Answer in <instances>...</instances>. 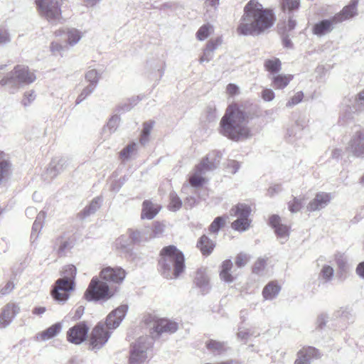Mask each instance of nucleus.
Wrapping results in <instances>:
<instances>
[{"label":"nucleus","instance_id":"473e14b6","mask_svg":"<svg viewBox=\"0 0 364 364\" xmlns=\"http://www.w3.org/2000/svg\"><path fill=\"white\" fill-rule=\"evenodd\" d=\"M63 33H65L67 43L70 46L76 45L82 37V32L74 28H67Z\"/></svg>","mask_w":364,"mask_h":364},{"label":"nucleus","instance_id":"7ed1b4c3","mask_svg":"<svg viewBox=\"0 0 364 364\" xmlns=\"http://www.w3.org/2000/svg\"><path fill=\"white\" fill-rule=\"evenodd\" d=\"M159 270L167 279H176L184 270V256L175 246L164 247L159 260Z\"/></svg>","mask_w":364,"mask_h":364},{"label":"nucleus","instance_id":"9b49d317","mask_svg":"<svg viewBox=\"0 0 364 364\" xmlns=\"http://www.w3.org/2000/svg\"><path fill=\"white\" fill-rule=\"evenodd\" d=\"M178 330V323L166 318L154 320L151 334L152 338H159L162 333H173Z\"/></svg>","mask_w":364,"mask_h":364},{"label":"nucleus","instance_id":"5701e85b","mask_svg":"<svg viewBox=\"0 0 364 364\" xmlns=\"http://www.w3.org/2000/svg\"><path fill=\"white\" fill-rule=\"evenodd\" d=\"M11 175V164L6 154L0 151V186L6 183Z\"/></svg>","mask_w":364,"mask_h":364},{"label":"nucleus","instance_id":"0e129e2a","mask_svg":"<svg viewBox=\"0 0 364 364\" xmlns=\"http://www.w3.org/2000/svg\"><path fill=\"white\" fill-rule=\"evenodd\" d=\"M217 109L214 104H210L206 107L207 117L209 121H213L216 117Z\"/></svg>","mask_w":364,"mask_h":364},{"label":"nucleus","instance_id":"f8f14e48","mask_svg":"<svg viewBox=\"0 0 364 364\" xmlns=\"http://www.w3.org/2000/svg\"><path fill=\"white\" fill-rule=\"evenodd\" d=\"M19 312L20 306L18 304L10 302L6 304L0 314V328H7Z\"/></svg>","mask_w":364,"mask_h":364},{"label":"nucleus","instance_id":"c756f323","mask_svg":"<svg viewBox=\"0 0 364 364\" xmlns=\"http://www.w3.org/2000/svg\"><path fill=\"white\" fill-rule=\"evenodd\" d=\"M232 267V262L230 259L225 260L221 264L220 277L223 281L227 283H232L235 280V277H233L230 272Z\"/></svg>","mask_w":364,"mask_h":364},{"label":"nucleus","instance_id":"79ce46f5","mask_svg":"<svg viewBox=\"0 0 364 364\" xmlns=\"http://www.w3.org/2000/svg\"><path fill=\"white\" fill-rule=\"evenodd\" d=\"M128 233H129V235L132 242H134V243L145 242V241H148L149 239H151V237L142 235L141 230H129Z\"/></svg>","mask_w":364,"mask_h":364},{"label":"nucleus","instance_id":"f257e3e1","mask_svg":"<svg viewBox=\"0 0 364 364\" xmlns=\"http://www.w3.org/2000/svg\"><path fill=\"white\" fill-rule=\"evenodd\" d=\"M243 11L237 28L240 35H260L270 28L276 20L272 10L264 9L257 0H250L245 6Z\"/></svg>","mask_w":364,"mask_h":364},{"label":"nucleus","instance_id":"de8ad7c7","mask_svg":"<svg viewBox=\"0 0 364 364\" xmlns=\"http://www.w3.org/2000/svg\"><path fill=\"white\" fill-rule=\"evenodd\" d=\"M59 247L58 252L60 256L65 255L72 248V242L68 240L59 239L58 241Z\"/></svg>","mask_w":364,"mask_h":364},{"label":"nucleus","instance_id":"f704fd0d","mask_svg":"<svg viewBox=\"0 0 364 364\" xmlns=\"http://www.w3.org/2000/svg\"><path fill=\"white\" fill-rule=\"evenodd\" d=\"M102 202V199L100 197L93 198L90 203L83 209L82 212L83 218L88 217L96 213V211L100 208Z\"/></svg>","mask_w":364,"mask_h":364},{"label":"nucleus","instance_id":"aec40b11","mask_svg":"<svg viewBox=\"0 0 364 364\" xmlns=\"http://www.w3.org/2000/svg\"><path fill=\"white\" fill-rule=\"evenodd\" d=\"M269 224L274 229L277 237L283 240L282 243L288 239L289 228L288 226L280 223V218L277 215H273L270 217Z\"/></svg>","mask_w":364,"mask_h":364},{"label":"nucleus","instance_id":"20e7f679","mask_svg":"<svg viewBox=\"0 0 364 364\" xmlns=\"http://www.w3.org/2000/svg\"><path fill=\"white\" fill-rule=\"evenodd\" d=\"M76 272V267L73 264L64 267L63 277L55 282V286L52 291V296L55 300L65 301L68 299V291L73 289Z\"/></svg>","mask_w":364,"mask_h":364},{"label":"nucleus","instance_id":"a19ab883","mask_svg":"<svg viewBox=\"0 0 364 364\" xmlns=\"http://www.w3.org/2000/svg\"><path fill=\"white\" fill-rule=\"evenodd\" d=\"M304 202H305L304 196H300L298 198L294 197L292 201H289L288 203L289 210L291 213H297L302 208Z\"/></svg>","mask_w":364,"mask_h":364},{"label":"nucleus","instance_id":"ddd939ff","mask_svg":"<svg viewBox=\"0 0 364 364\" xmlns=\"http://www.w3.org/2000/svg\"><path fill=\"white\" fill-rule=\"evenodd\" d=\"M346 149L356 157H364V132L356 131L350 139Z\"/></svg>","mask_w":364,"mask_h":364},{"label":"nucleus","instance_id":"37998d69","mask_svg":"<svg viewBox=\"0 0 364 364\" xmlns=\"http://www.w3.org/2000/svg\"><path fill=\"white\" fill-rule=\"evenodd\" d=\"M213 31V26L209 24L203 25L196 33V38L199 41L206 39Z\"/></svg>","mask_w":364,"mask_h":364},{"label":"nucleus","instance_id":"5fc2aeb1","mask_svg":"<svg viewBox=\"0 0 364 364\" xmlns=\"http://www.w3.org/2000/svg\"><path fill=\"white\" fill-rule=\"evenodd\" d=\"M120 122V118L117 115L112 116L108 121L105 129H108L110 133L115 132Z\"/></svg>","mask_w":364,"mask_h":364},{"label":"nucleus","instance_id":"680f3d73","mask_svg":"<svg viewBox=\"0 0 364 364\" xmlns=\"http://www.w3.org/2000/svg\"><path fill=\"white\" fill-rule=\"evenodd\" d=\"M35 99L36 95L34 94L33 91L27 92L24 94V97L21 102L22 105L24 107H28L31 104V102L34 101Z\"/></svg>","mask_w":364,"mask_h":364},{"label":"nucleus","instance_id":"bb28decb","mask_svg":"<svg viewBox=\"0 0 364 364\" xmlns=\"http://www.w3.org/2000/svg\"><path fill=\"white\" fill-rule=\"evenodd\" d=\"M281 290V287L277 282L272 281L269 282L262 290V296L265 300H272L276 298Z\"/></svg>","mask_w":364,"mask_h":364},{"label":"nucleus","instance_id":"603ef678","mask_svg":"<svg viewBox=\"0 0 364 364\" xmlns=\"http://www.w3.org/2000/svg\"><path fill=\"white\" fill-rule=\"evenodd\" d=\"M65 50V46L58 42H52L50 45V51L55 55H63Z\"/></svg>","mask_w":364,"mask_h":364},{"label":"nucleus","instance_id":"c03bdc74","mask_svg":"<svg viewBox=\"0 0 364 364\" xmlns=\"http://www.w3.org/2000/svg\"><path fill=\"white\" fill-rule=\"evenodd\" d=\"M85 79L90 82L89 85H95V88L100 79V73L95 69L90 70L85 74Z\"/></svg>","mask_w":364,"mask_h":364},{"label":"nucleus","instance_id":"2eb2a0df","mask_svg":"<svg viewBox=\"0 0 364 364\" xmlns=\"http://www.w3.org/2000/svg\"><path fill=\"white\" fill-rule=\"evenodd\" d=\"M128 310L127 305H121L112 311L107 317L105 327L109 329H114L119 326Z\"/></svg>","mask_w":364,"mask_h":364},{"label":"nucleus","instance_id":"423d86ee","mask_svg":"<svg viewBox=\"0 0 364 364\" xmlns=\"http://www.w3.org/2000/svg\"><path fill=\"white\" fill-rule=\"evenodd\" d=\"M364 109V89L360 91L353 102L349 97L343 99L341 105V110L339 122L342 124H346L348 121L353 119L355 112H360Z\"/></svg>","mask_w":364,"mask_h":364},{"label":"nucleus","instance_id":"ea45409f","mask_svg":"<svg viewBox=\"0 0 364 364\" xmlns=\"http://www.w3.org/2000/svg\"><path fill=\"white\" fill-rule=\"evenodd\" d=\"M154 122L152 121L144 122L143 129L141 134L140 143L145 145L149 141V134L154 127Z\"/></svg>","mask_w":364,"mask_h":364},{"label":"nucleus","instance_id":"58836bf2","mask_svg":"<svg viewBox=\"0 0 364 364\" xmlns=\"http://www.w3.org/2000/svg\"><path fill=\"white\" fill-rule=\"evenodd\" d=\"M266 70L272 74L277 73L281 70V61L278 58L265 60L264 64Z\"/></svg>","mask_w":364,"mask_h":364},{"label":"nucleus","instance_id":"72a5a7b5","mask_svg":"<svg viewBox=\"0 0 364 364\" xmlns=\"http://www.w3.org/2000/svg\"><path fill=\"white\" fill-rule=\"evenodd\" d=\"M62 330L61 323H56L40 333L41 340L46 341L56 336Z\"/></svg>","mask_w":364,"mask_h":364},{"label":"nucleus","instance_id":"338daca9","mask_svg":"<svg viewBox=\"0 0 364 364\" xmlns=\"http://www.w3.org/2000/svg\"><path fill=\"white\" fill-rule=\"evenodd\" d=\"M275 97L274 92L271 89H264L262 92V98L266 102H271Z\"/></svg>","mask_w":364,"mask_h":364},{"label":"nucleus","instance_id":"c9c22d12","mask_svg":"<svg viewBox=\"0 0 364 364\" xmlns=\"http://www.w3.org/2000/svg\"><path fill=\"white\" fill-rule=\"evenodd\" d=\"M207 348L214 354H220L227 350L226 344L224 342H219L210 340L206 343Z\"/></svg>","mask_w":364,"mask_h":364},{"label":"nucleus","instance_id":"bf43d9fd","mask_svg":"<svg viewBox=\"0 0 364 364\" xmlns=\"http://www.w3.org/2000/svg\"><path fill=\"white\" fill-rule=\"evenodd\" d=\"M251 335L252 333L249 329L239 328L237 337L241 341L246 343Z\"/></svg>","mask_w":364,"mask_h":364},{"label":"nucleus","instance_id":"1a4fd4ad","mask_svg":"<svg viewBox=\"0 0 364 364\" xmlns=\"http://www.w3.org/2000/svg\"><path fill=\"white\" fill-rule=\"evenodd\" d=\"M152 345V338L142 336L133 344L130 350L129 364H146L147 350Z\"/></svg>","mask_w":364,"mask_h":364},{"label":"nucleus","instance_id":"f03ea898","mask_svg":"<svg viewBox=\"0 0 364 364\" xmlns=\"http://www.w3.org/2000/svg\"><path fill=\"white\" fill-rule=\"evenodd\" d=\"M247 124L245 113L236 105H230L221 119L220 132L235 141L247 139L251 136Z\"/></svg>","mask_w":364,"mask_h":364},{"label":"nucleus","instance_id":"13d9d810","mask_svg":"<svg viewBox=\"0 0 364 364\" xmlns=\"http://www.w3.org/2000/svg\"><path fill=\"white\" fill-rule=\"evenodd\" d=\"M304 94L302 92H297L290 100L287 102V107H292L302 101Z\"/></svg>","mask_w":364,"mask_h":364},{"label":"nucleus","instance_id":"b1692460","mask_svg":"<svg viewBox=\"0 0 364 364\" xmlns=\"http://www.w3.org/2000/svg\"><path fill=\"white\" fill-rule=\"evenodd\" d=\"M221 43L220 40L219 38L216 40H210L209 41L207 44L206 47L203 50V53L200 58V63H203L204 62L208 63L210 62L213 58V53L215 50V49L218 48V46Z\"/></svg>","mask_w":364,"mask_h":364},{"label":"nucleus","instance_id":"a18cd8bd","mask_svg":"<svg viewBox=\"0 0 364 364\" xmlns=\"http://www.w3.org/2000/svg\"><path fill=\"white\" fill-rule=\"evenodd\" d=\"M225 219L223 217H217L214 219L209 227V230L212 233H218L220 229L225 225Z\"/></svg>","mask_w":364,"mask_h":364},{"label":"nucleus","instance_id":"f3484780","mask_svg":"<svg viewBox=\"0 0 364 364\" xmlns=\"http://www.w3.org/2000/svg\"><path fill=\"white\" fill-rule=\"evenodd\" d=\"M339 23L333 16L328 19H323L316 23L312 28V32L318 37H321L330 33L334 28L335 25Z\"/></svg>","mask_w":364,"mask_h":364},{"label":"nucleus","instance_id":"dca6fc26","mask_svg":"<svg viewBox=\"0 0 364 364\" xmlns=\"http://www.w3.org/2000/svg\"><path fill=\"white\" fill-rule=\"evenodd\" d=\"M126 277L125 271L121 267H106L100 272V277L109 282L119 284L122 282Z\"/></svg>","mask_w":364,"mask_h":364},{"label":"nucleus","instance_id":"412c9836","mask_svg":"<svg viewBox=\"0 0 364 364\" xmlns=\"http://www.w3.org/2000/svg\"><path fill=\"white\" fill-rule=\"evenodd\" d=\"M358 4V0H351L350 3L341 11V12L334 16L339 23L357 15Z\"/></svg>","mask_w":364,"mask_h":364},{"label":"nucleus","instance_id":"0eeeda50","mask_svg":"<svg viewBox=\"0 0 364 364\" xmlns=\"http://www.w3.org/2000/svg\"><path fill=\"white\" fill-rule=\"evenodd\" d=\"M63 0H36L40 14L51 23H57L62 18L61 6Z\"/></svg>","mask_w":364,"mask_h":364},{"label":"nucleus","instance_id":"393cba45","mask_svg":"<svg viewBox=\"0 0 364 364\" xmlns=\"http://www.w3.org/2000/svg\"><path fill=\"white\" fill-rule=\"evenodd\" d=\"M194 282L203 294H206L209 291V278L205 269H199L196 272Z\"/></svg>","mask_w":364,"mask_h":364},{"label":"nucleus","instance_id":"c85d7f7f","mask_svg":"<svg viewBox=\"0 0 364 364\" xmlns=\"http://www.w3.org/2000/svg\"><path fill=\"white\" fill-rule=\"evenodd\" d=\"M251 211L250 205L245 203H239L231 208L230 215L242 219H249Z\"/></svg>","mask_w":364,"mask_h":364},{"label":"nucleus","instance_id":"8fccbe9b","mask_svg":"<svg viewBox=\"0 0 364 364\" xmlns=\"http://www.w3.org/2000/svg\"><path fill=\"white\" fill-rule=\"evenodd\" d=\"M95 89V85H87L85 87L77 97L76 105H78L85 100L93 92Z\"/></svg>","mask_w":364,"mask_h":364},{"label":"nucleus","instance_id":"39448f33","mask_svg":"<svg viewBox=\"0 0 364 364\" xmlns=\"http://www.w3.org/2000/svg\"><path fill=\"white\" fill-rule=\"evenodd\" d=\"M36 79V75L25 65H16L12 71L0 80L1 86L17 89L21 85L31 84Z\"/></svg>","mask_w":364,"mask_h":364},{"label":"nucleus","instance_id":"cd10ccee","mask_svg":"<svg viewBox=\"0 0 364 364\" xmlns=\"http://www.w3.org/2000/svg\"><path fill=\"white\" fill-rule=\"evenodd\" d=\"M197 247L203 255H209L215 247V243L206 235H203L199 239Z\"/></svg>","mask_w":364,"mask_h":364},{"label":"nucleus","instance_id":"4c0bfd02","mask_svg":"<svg viewBox=\"0 0 364 364\" xmlns=\"http://www.w3.org/2000/svg\"><path fill=\"white\" fill-rule=\"evenodd\" d=\"M250 223V219H242L237 218V220L232 223L231 227L235 230L244 232L249 229Z\"/></svg>","mask_w":364,"mask_h":364},{"label":"nucleus","instance_id":"7c9ffc66","mask_svg":"<svg viewBox=\"0 0 364 364\" xmlns=\"http://www.w3.org/2000/svg\"><path fill=\"white\" fill-rule=\"evenodd\" d=\"M219 161L216 159L211 160L210 156H207L204 159L197 167V171L200 174H205L207 171L214 170L217 168Z\"/></svg>","mask_w":364,"mask_h":364},{"label":"nucleus","instance_id":"4468645a","mask_svg":"<svg viewBox=\"0 0 364 364\" xmlns=\"http://www.w3.org/2000/svg\"><path fill=\"white\" fill-rule=\"evenodd\" d=\"M88 327L84 323H79L67 332L68 341L75 344H80L87 338Z\"/></svg>","mask_w":364,"mask_h":364},{"label":"nucleus","instance_id":"774afa93","mask_svg":"<svg viewBox=\"0 0 364 364\" xmlns=\"http://www.w3.org/2000/svg\"><path fill=\"white\" fill-rule=\"evenodd\" d=\"M164 231V225L160 223H155L154 228L151 230L153 237H156L161 235Z\"/></svg>","mask_w":364,"mask_h":364},{"label":"nucleus","instance_id":"6e6552de","mask_svg":"<svg viewBox=\"0 0 364 364\" xmlns=\"http://www.w3.org/2000/svg\"><path fill=\"white\" fill-rule=\"evenodd\" d=\"M112 295L107 282L100 281L97 277H93L84 294V298L87 301H96L108 299Z\"/></svg>","mask_w":364,"mask_h":364},{"label":"nucleus","instance_id":"e433bc0d","mask_svg":"<svg viewBox=\"0 0 364 364\" xmlns=\"http://www.w3.org/2000/svg\"><path fill=\"white\" fill-rule=\"evenodd\" d=\"M136 153V144L132 142L125 146L120 152L119 157L122 160L125 161L131 158L132 156Z\"/></svg>","mask_w":364,"mask_h":364},{"label":"nucleus","instance_id":"e2e57ef3","mask_svg":"<svg viewBox=\"0 0 364 364\" xmlns=\"http://www.w3.org/2000/svg\"><path fill=\"white\" fill-rule=\"evenodd\" d=\"M282 5L284 9L289 11L298 9L299 6V0H283Z\"/></svg>","mask_w":364,"mask_h":364},{"label":"nucleus","instance_id":"09e8293b","mask_svg":"<svg viewBox=\"0 0 364 364\" xmlns=\"http://www.w3.org/2000/svg\"><path fill=\"white\" fill-rule=\"evenodd\" d=\"M334 274V270L329 265H324L321 270L320 277L325 281L329 282L332 279Z\"/></svg>","mask_w":364,"mask_h":364},{"label":"nucleus","instance_id":"6e6d98bb","mask_svg":"<svg viewBox=\"0 0 364 364\" xmlns=\"http://www.w3.org/2000/svg\"><path fill=\"white\" fill-rule=\"evenodd\" d=\"M250 259V257L248 255L241 252L235 258V264L240 268L243 267L247 264Z\"/></svg>","mask_w":364,"mask_h":364},{"label":"nucleus","instance_id":"4d7b16f0","mask_svg":"<svg viewBox=\"0 0 364 364\" xmlns=\"http://www.w3.org/2000/svg\"><path fill=\"white\" fill-rule=\"evenodd\" d=\"M266 266V259L259 258L258 259L253 267V272L257 274H262Z\"/></svg>","mask_w":364,"mask_h":364},{"label":"nucleus","instance_id":"3c124183","mask_svg":"<svg viewBox=\"0 0 364 364\" xmlns=\"http://www.w3.org/2000/svg\"><path fill=\"white\" fill-rule=\"evenodd\" d=\"M132 243L130 237L126 235H121L118 237L115 242L114 246L117 249H125L127 246H129Z\"/></svg>","mask_w":364,"mask_h":364},{"label":"nucleus","instance_id":"6ab92c4d","mask_svg":"<svg viewBox=\"0 0 364 364\" xmlns=\"http://www.w3.org/2000/svg\"><path fill=\"white\" fill-rule=\"evenodd\" d=\"M318 350L314 347H305L297 353V358L294 364H311V360L319 358Z\"/></svg>","mask_w":364,"mask_h":364},{"label":"nucleus","instance_id":"a211bd4d","mask_svg":"<svg viewBox=\"0 0 364 364\" xmlns=\"http://www.w3.org/2000/svg\"><path fill=\"white\" fill-rule=\"evenodd\" d=\"M331 200L330 193L326 192H319L316 193L315 198L311 200L306 206L308 211L314 212L326 208Z\"/></svg>","mask_w":364,"mask_h":364},{"label":"nucleus","instance_id":"052dcab7","mask_svg":"<svg viewBox=\"0 0 364 364\" xmlns=\"http://www.w3.org/2000/svg\"><path fill=\"white\" fill-rule=\"evenodd\" d=\"M43 223L38 220H35L32 227V231L31 234V238L33 240H36L38 234L42 228Z\"/></svg>","mask_w":364,"mask_h":364},{"label":"nucleus","instance_id":"49530a36","mask_svg":"<svg viewBox=\"0 0 364 364\" xmlns=\"http://www.w3.org/2000/svg\"><path fill=\"white\" fill-rule=\"evenodd\" d=\"M182 202L176 193H170L169 209L172 211H177L181 207Z\"/></svg>","mask_w":364,"mask_h":364},{"label":"nucleus","instance_id":"2f4dec72","mask_svg":"<svg viewBox=\"0 0 364 364\" xmlns=\"http://www.w3.org/2000/svg\"><path fill=\"white\" fill-rule=\"evenodd\" d=\"M291 75L278 74L272 77V86L275 89H284L292 80Z\"/></svg>","mask_w":364,"mask_h":364},{"label":"nucleus","instance_id":"69168bd1","mask_svg":"<svg viewBox=\"0 0 364 364\" xmlns=\"http://www.w3.org/2000/svg\"><path fill=\"white\" fill-rule=\"evenodd\" d=\"M335 259L339 269L343 271L346 270L347 267V261L344 255L338 254L335 256Z\"/></svg>","mask_w":364,"mask_h":364},{"label":"nucleus","instance_id":"a878e982","mask_svg":"<svg viewBox=\"0 0 364 364\" xmlns=\"http://www.w3.org/2000/svg\"><path fill=\"white\" fill-rule=\"evenodd\" d=\"M160 206L154 204L149 200H144L142 204L141 218L142 219H153L159 213Z\"/></svg>","mask_w":364,"mask_h":364},{"label":"nucleus","instance_id":"4be33fe9","mask_svg":"<svg viewBox=\"0 0 364 364\" xmlns=\"http://www.w3.org/2000/svg\"><path fill=\"white\" fill-rule=\"evenodd\" d=\"M67 161L64 158H55L49 164L47 169L48 174L51 178L56 177L67 166Z\"/></svg>","mask_w":364,"mask_h":364},{"label":"nucleus","instance_id":"864d4df0","mask_svg":"<svg viewBox=\"0 0 364 364\" xmlns=\"http://www.w3.org/2000/svg\"><path fill=\"white\" fill-rule=\"evenodd\" d=\"M203 174H200L196 169V173L190 178V183L193 187H200L204 183V178L202 176Z\"/></svg>","mask_w":364,"mask_h":364},{"label":"nucleus","instance_id":"9d476101","mask_svg":"<svg viewBox=\"0 0 364 364\" xmlns=\"http://www.w3.org/2000/svg\"><path fill=\"white\" fill-rule=\"evenodd\" d=\"M109 337L110 333L105 326L99 323L91 333L90 345L92 349L99 350L107 342Z\"/></svg>","mask_w":364,"mask_h":364}]
</instances>
